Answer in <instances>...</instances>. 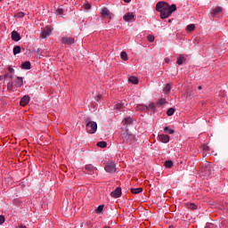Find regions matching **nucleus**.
Here are the masks:
<instances>
[{
	"label": "nucleus",
	"mask_w": 228,
	"mask_h": 228,
	"mask_svg": "<svg viewBox=\"0 0 228 228\" xmlns=\"http://www.w3.org/2000/svg\"><path fill=\"white\" fill-rule=\"evenodd\" d=\"M155 10L160 13V19L165 20V19H168L174 12L177 11V5H175V4L170 5L167 2L160 1L157 3Z\"/></svg>",
	"instance_id": "nucleus-1"
},
{
	"label": "nucleus",
	"mask_w": 228,
	"mask_h": 228,
	"mask_svg": "<svg viewBox=\"0 0 228 228\" xmlns=\"http://www.w3.org/2000/svg\"><path fill=\"white\" fill-rule=\"evenodd\" d=\"M123 143L126 145H134L136 142V137L129 133V130H126L124 133L121 134Z\"/></svg>",
	"instance_id": "nucleus-2"
},
{
	"label": "nucleus",
	"mask_w": 228,
	"mask_h": 228,
	"mask_svg": "<svg viewBox=\"0 0 228 228\" xmlns=\"http://www.w3.org/2000/svg\"><path fill=\"white\" fill-rule=\"evenodd\" d=\"M86 129L89 134H95L97 132V122L92 121V118H86L85 119Z\"/></svg>",
	"instance_id": "nucleus-3"
},
{
	"label": "nucleus",
	"mask_w": 228,
	"mask_h": 228,
	"mask_svg": "<svg viewBox=\"0 0 228 228\" xmlns=\"http://www.w3.org/2000/svg\"><path fill=\"white\" fill-rule=\"evenodd\" d=\"M104 168L107 172H109V174H115V172H117L116 165L113 162L107 163Z\"/></svg>",
	"instance_id": "nucleus-4"
},
{
	"label": "nucleus",
	"mask_w": 228,
	"mask_h": 228,
	"mask_svg": "<svg viewBox=\"0 0 228 228\" xmlns=\"http://www.w3.org/2000/svg\"><path fill=\"white\" fill-rule=\"evenodd\" d=\"M122 195V188L117 187L115 191L110 192V196L113 197V199H118Z\"/></svg>",
	"instance_id": "nucleus-5"
},
{
	"label": "nucleus",
	"mask_w": 228,
	"mask_h": 228,
	"mask_svg": "<svg viewBox=\"0 0 228 228\" xmlns=\"http://www.w3.org/2000/svg\"><path fill=\"white\" fill-rule=\"evenodd\" d=\"M224 12V8L220 6H216L215 9L211 11V17H216V15H220Z\"/></svg>",
	"instance_id": "nucleus-6"
},
{
	"label": "nucleus",
	"mask_w": 228,
	"mask_h": 228,
	"mask_svg": "<svg viewBox=\"0 0 228 228\" xmlns=\"http://www.w3.org/2000/svg\"><path fill=\"white\" fill-rule=\"evenodd\" d=\"M52 31L53 29L51 28V27H46L41 34V38H47V37L51 35Z\"/></svg>",
	"instance_id": "nucleus-7"
},
{
	"label": "nucleus",
	"mask_w": 228,
	"mask_h": 228,
	"mask_svg": "<svg viewBox=\"0 0 228 228\" xmlns=\"http://www.w3.org/2000/svg\"><path fill=\"white\" fill-rule=\"evenodd\" d=\"M123 19L126 22H129L131 20H136V19H134V14H133V12H127L126 14L124 15Z\"/></svg>",
	"instance_id": "nucleus-8"
},
{
	"label": "nucleus",
	"mask_w": 228,
	"mask_h": 228,
	"mask_svg": "<svg viewBox=\"0 0 228 228\" xmlns=\"http://www.w3.org/2000/svg\"><path fill=\"white\" fill-rule=\"evenodd\" d=\"M14 86L16 88H20L21 86H24V78L22 77H18L16 81L14 82Z\"/></svg>",
	"instance_id": "nucleus-9"
},
{
	"label": "nucleus",
	"mask_w": 228,
	"mask_h": 228,
	"mask_svg": "<svg viewBox=\"0 0 228 228\" xmlns=\"http://www.w3.org/2000/svg\"><path fill=\"white\" fill-rule=\"evenodd\" d=\"M61 42L67 45H72V44L75 42V39L74 37H62Z\"/></svg>",
	"instance_id": "nucleus-10"
},
{
	"label": "nucleus",
	"mask_w": 228,
	"mask_h": 228,
	"mask_svg": "<svg viewBox=\"0 0 228 228\" xmlns=\"http://www.w3.org/2000/svg\"><path fill=\"white\" fill-rule=\"evenodd\" d=\"M101 15L102 17H109L112 12H110V10L107 7H103L102 9H101Z\"/></svg>",
	"instance_id": "nucleus-11"
},
{
	"label": "nucleus",
	"mask_w": 228,
	"mask_h": 228,
	"mask_svg": "<svg viewBox=\"0 0 228 228\" xmlns=\"http://www.w3.org/2000/svg\"><path fill=\"white\" fill-rule=\"evenodd\" d=\"M20 106H27V104H29V95H24L20 102Z\"/></svg>",
	"instance_id": "nucleus-12"
},
{
	"label": "nucleus",
	"mask_w": 228,
	"mask_h": 228,
	"mask_svg": "<svg viewBox=\"0 0 228 228\" xmlns=\"http://www.w3.org/2000/svg\"><path fill=\"white\" fill-rule=\"evenodd\" d=\"M159 138L162 143H168V142H170V136L167 134H160L159 135Z\"/></svg>",
	"instance_id": "nucleus-13"
},
{
	"label": "nucleus",
	"mask_w": 228,
	"mask_h": 228,
	"mask_svg": "<svg viewBox=\"0 0 228 228\" xmlns=\"http://www.w3.org/2000/svg\"><path fill=\"white\" fill-rule=\"evenodd\" d=\"M12 39L14 41V42H19V40H20V34H19V32L13 30L12 32Z\"/></svg>",
	"instance_id": "nucleus-14"
},
{
	"label": "nucleus",
	"mask_w": 228,
	"mask_h": 228,
	"mask_svg": "<svg viewBox=\"0 0 228 228\" xmlns=\"http://www.w3.org/2000/svg\"><path fill=\"white\" fill-rule=\"evenodd\" d=\"M86 170L87 171V174H94V172L97 170V167H94L92 164H89L86 166Z\"/></svg>",
	"instance_id": "nucleus-15"
},
{
	"label": "nucleus",
	"mask_w": 228,
	"mask_h": 228,
	"mask_svg": "<svg viewBox=\"0 0 228 228\" xmlns=\"http://www.w3.org/2000/svg\"><path fill=\"white\" fill-rule=\"evenodd\" d=\"M131 193H134V195H138V193H142L143 191V188L139 187V188H131L130 189Z\"/></svg>",
	"instance_id": "nucleus-16"
},
{
	"label": "nucleus",
	"mask_w": 228,
	"mask_h": 228,
	"mask_svg": "<svg viewBox=\"0 0 228 228\" xmlns=\"http://www.w3.org/2000/svg\"><path fill=\"white\" fill-rule=\"evenodd\" d=\"M21 69H23L24 70H29V69H31V62L29 61H25L21 64Z\"/></svg>",
	"instance_id": "nucleus-17"
},
{
	"label": "nucleus",
	"mask_w": 228,
	"mask_h": 228,
	"mask_svg": "<svg viewBox=\"0 0 228 228\" xmlns=\"http://www.w3.org/2000/svg\"><path fill=\"white\" fill-rule=\"evenodd\" d=\"M184 61H186V57H184V55H180L179 58L177 59V65H183V63H184Z\"/></svg>",
	"instance_id": "nucleus-18"
},
{
	"label": "nucleus",
	"mask_w": 228,
	"mask_h": 228,
	"mask_svg": "<svg viewBox=\"0 0 228 228\" xmlns=\"http://www.w3.org/2000/svg\"><path fill=\"white\" fill-rule=\"evenodd\" d=\"M129 83H132V85H138V77L132 76L128 77Z\"/></svg>",
	"instance_id": "nucleus-19"
},
{
	"label": "nucleus",
	"mask_w": 228,
	"mask_h": 228,
	"mask_svg": "<svg viewBox=\"0 0 228 228\" xmlns=\"http://www.w3.org/2000/svg\"><path fill=\"white\" fill-rule=\"evenodd\" d=\"M136 110L137 111L140 110V111H147L149 110V107L147 105H138L136 107Z\"/></svg>",
	"instance_id": "nucleus-20"
},
{
	"label": "nucleus",
	"mask_w": 228,
	"mask_h": 228,
	"mask_svg": "<svg viewBox=\"0 0 228 228\" xmlns=\"http://www.w3.org/2000/svg\"><path fill=\"white\" fill-rule=\"evenodd\" d=\"M97 147H100L101 149H106V147H108V143L104 141L98 142Z\"/></svg>",
	"instance_id": "nucleus-21"
},
{
	"label": "nucleus",
	"mask_w": 228,
	"mask_h": 228,
	"mask_svg": "<svg viewBox=\"0 0 228 228\" xmlns=\"http://www.w3.org/2000/svg\"><path fill=\"white\" fill-rule=\"evenodd\" d=\"M164 166L166 167V168H172V167H174V162L172 160H167L164 163Z\"/></svg>",
	"instance_id": "nucleus-22"
},
{
	"label": "nucleus",
	"mask_w": 228,
	"mask_h": 228,
	"mask_svg": "<svg viewBox=\"0 0 228 228\" xmlns=\"http://www.w3.org/2000/svg\"><path fill=\"white\" fill-rule=\"evenodd\" d=\"M102 211H104V205H100L96 208L95 213H96V215H101V213H102Z\"/></svg>",
	"instance_id": "nucleus-23"
},
{
	"label": "nucleus",
	"mask_w": 228,
	"mask_h": 228,
	"mask_svg": "<svg viewBox=\"0 0 228 228\" xmlns=\"http://www.w3.org/2000/svg\"><path fill=\"white\" fill-rule=\"evenodd\" d=\"M124 122H125L126 126H129V125L133 124V118H131V117L126 118L124 119Z\"/></svg>",
	"instance_id": "nucleus-24"
},
{
	"label": "nucleus",
	"mask_w": 228,
	"mask_h": 228,
	"mask_svg": "<svg viewBox=\"0 0 228 228\" xmlns=\"http://www.w3.org/2000/svg\"><path fill=\"white\" fill-rule=\"evenodd\" d=\"M13 54H14V56H16V54H20V45L14 46Z\"/></svg>",
	"instance_id": "nucleus-25"
},
{
	"label": "nucleus",
	"mask_w": 228,
	"mask_h": 228,
	"mask_svg": "<svg viewBox=\"0 0 228 228\" xmlns=\"http://www.w3.org/2000/svg\"><path fill=\"white\" fill-rule=\"evenodd\" d=\"M187 208L188 209H191L192 211H195V209H197V205H195V203H188Z\"/></svg>",
	"instance_id": "nucleus-26"
},
{
	"label": "nucleus",
	"mask_w": 228,
	"mask_h": 228,
	"mask_svg": "<svg viewBox=\"0 0 228 228\" xmlns=\"http://www.w3.org/2000/svg\"><path fill=\"white\" fill-rule=\"evenodd\" d=\"M186 31L191 32L195 31V24H190L186 27Z\"/></svg>",
	"instance_id": "nucleus-27"
},
{
	"label": "nucleus",
	"mask_w": 228,
	"mask_h": 228,
	"mask_svg": "<svg viewBox=\"0 0 228 228\" xmlns=\"http://www.w3.org/2000/svg\"><path fill=\"white\" fill-rule=\"evenodd\" d=\"M174 113H175V109H174V108H170L167 111V117H172V115H174Z\"/></svg>",
	"instance_id": "nucleus-28"
},
{
	"label": "nucleus",
	"mask_w": 228,
	"mask_h": 228,
	"mask_svg": "<svg viewBox=\"0 0 228 228\" xmlns=\"http://www.w3.org/2000/svg\"><path fill=\"white\" fill-rule=\"evenodd\" d=\"M120 56H121V60H123L124 61H127V60H128L127 53L122 52Z\"/></svg>",
	"instance_id": "nucleus-29"
},
{
	"label": "nucleus",
	"mask_w": 228,
	"mask_h": 228,
	"mask_svg": "<svg viewBox=\"0 0 228 228\" xmlns=\"http://www.w3.org/2000/svg\"><path fill=\"white\" fill-rule=\"evenodd\" d=\"M170 90H172V86H170V84H167L164 88L165 94H169Z\"/></svg>",
	"instance_id": "nucleus-30"
},
{
	"label": "nucleus",
	"mask_w": 228,
	"mask_h": 228,
	"mask_svg": "<svg viewBox=\"0 0 228 228\" xmlns=\"http://www.w3.org/2000/svg\"><path fill=\"white\" fill-rule=\"evenodd\" d=\"M165 133H168V134H174L175 131L174 129H170L168 126L164 127Z\"/></svg>",
	"instance_id": "nucleus-31"
},
{
	"label": "nucleus",
	"mask_w": 228,
	"mask_h": 228,
	"mask_svg": "<svg viewBox=\"0 0 228 228\" xmlns=\"http://www.w3.org/2000/svg\"><path fill=\"white\" fill-rule=\"evenodd\" d=\"M7 90L8 92H12L13 90V82H9L7 84Z\"/></svg>",
	"instance_id": "nucleus-32"
},
{
	"label": "nucleus",
	"mask_w": 228,
	"mask_h": 228,
	"mask_svg": "<svg viewBox=\"0 0 228 228\" xmlns=\"http://www.w3.org/2000/svg\"><path fill=\"white\" fill-rule=\"evenodd\" d=\"M166 102H167V100L162 98L159 100V102H157V106H163V104H165Z\"/></svg>",
	"instance_id": "nucleus-33"
},
{
	"label": "nucleus",
	"mask_w": 228,
	"mask_h": 228,
	"mask_svg": "<svg viewBox=\"0 0 228 228\" xmlns=\"http://www.w3.org/2000/svg\"><path fill=\"white\" fill-rule=\"evenodd\" d=\"M148 110H156V104L154 102H151L148 106Z\"/></svg>",
	"instance_id": "nucleus-34"
},
{
	"label": "nucleus",
	"mask_w": 228,
	"mask_h": 228,
	"mask_svg": "<svg viewBox=\"0 0 228 228\" xmlns=\"http://www.w3.org/2000/svg\"><path fill=\"white\" fill-rule=\"evenodd\" d=\"M56 13H57L58 15H63V9L58 8V9L56 10Z\"/></svg>",
	"instance_id": "nucleus-35"
},
{
	"label": "nucleus",
	"mask_w": 228,
	"mask_h": 228,
	"mask_svg": "<svg viewBox=\"0 0 228 228\" xmlns=\"http://www.w3.org/2000/svg\"><path fill=\"white\" fill-rule=\"evenodd\" d=\"M147 39L151 42V43H152V42H154V36H152V35H149L148 37H147Z\"/></svg>",
	"instance_id": "nucleus-36"
},
{
	"label": "nucleus",
	"mask_w": 228,
	"mask_h": 228,
	"mask_svg": "<svg viewBox=\"0 0 228 228\" xmlns=\"http://www.w3.org/2000/svg\"><path fill=\"white\" fill-rule=\"evenodd\" d=\"M24 15H25L24 12H20L17 13L16 16L18 17V19H22V17H24Z\"/></svg>",
	"instance_id": "nucleus-37"
},
{
	"label": "nucleus",
	"mask_w": 228,
	"mask_h": 228,
	"mask_svg": "<svg viewBox=\"0 0 228 228\" xmlns=\"http://www.w3.org/2000/svg\"><path fill=\"white\" fill-rule=\"evenodd\" d=\"M123 107H124V104H122V103H118V104L116 105V110H122Z\"/></svg>",
	"instance_id": "nucleus-38"
},
{
	"label": "nucleus",
	"mask_w": 228,
	"mask_h": 228,
	"mask_svg": "<svg viewBox=\"0 0 228 228\" xmlns=\"http://www.w3.org/2000/svg\"><path fill=\"white\" fill-rule=\"evenodd\" d=\"M203 151H205V152H208V151H210V148H209V146H208V145H203Z\"/></svg>",
	"instance_id": "nucleus-39"
},
{
	"label": "nucleus",
	"mask_w": 228,
	"mask_h": 228,
	"mask_svg": "<svg viewBox=\"0 0 228 228\" xmlns=\"http://www.w3.org/2000/svg\"><path fill=\"white\" fill-rule=\"evenodd\" d=\"M4 216H0V225H3L4 224Z\"/></svg>",
	"instance_id": "nucleus-40"
},
{
	"label": "nucleus",
	"mask_w": 228,
	"mask_h": 228,
	"mask_svg": "<svg viewBox=\"0 0 228 228\" xmlns=\"http://www.w3.org/2000/svg\"><path fill=\"white\" fill-rule=\"evenodd\" d=\"M84 8H85V10H90V8H92V5L90 4H86L84 5Z\"/></svg>",
	"instance_id": "nucleus-41"
},
{
	"label": "nucleus",
	"mask_w": 228,
	"mask_h": 228,
	"mask_svg": "<svg viewBox=\"0 0 228 228\" xmlns=\"http://www.w3.org/2000/svg\"><path fill=\"white\" fill-rule=\"evenodd\" d=\"M8 70L11 74H13V72H15V69H13V68H12V66L8 67Z\"/></svg>",
	"instance_id": "nucleus-42"
},
{
	"label": "nucleus",
	"mask_w": 228,
	"mask_h": 228,
	"mask_svg": "<svg viewBox=\"0 0 228 228\" xmlns=\"http://www.w3.org/2000/svg\"><path fill=\"white\" fill-rule=\"evenodd\" d=\"M109 20H111L113 19V17H115V14H113V12L110 13V16H107Z\"/></svg>",
	"instance_id": "nucleus-43"
},
{
	"label": "nucleus",
	"mask_w": 228,
	"mask_h": 228,
	"mask_svg": "<svg viewBox=\"0 0 228 228\" xmlns=\"http://www.w3.org/2000/svg\"><path fill=\"white\" fill-rule=\"evenodd\" d=\"M101 99H102V95H101V94H98V95L95 97V100H96V101H101Z\"/></svg>",
	"instance_id": "nucleus-44"
},
{
	"label": "nucleus",
	"mask_w": 228,
	"mask_h": 228,
	"mask_svg": "<svg viewBox=\"0 0 228 228\" xmlns=\"http://www.w3.org/2000/svg\"><path fill=\"white\" fill-rule=\"evenodd\" d=\"M10 77V74L9 73H6L4 76V79H6V77Z\"/></svg>",
	"instance_id": "nucleus-45"
},
{
	"label": "nucleus",
	"mask_w": 228,
	"mask_h": 228,
	"mask_svg": "<svg viewBox=\"0 0 228 228\" xmlns=\"http://www.w3.org/2000/svg\"><path fill=\"white\" fill-rule=\"evenodd\" d=\"M205 228H211V224L208 223L205 226Z\"/></svg>",
	"instance_id": "nucleus-46"
},
{
	"label": "nucleus",
	"mask_w": 228,
	"mask_h": 228,
	"mask_svg": "<svg viewBox=\"0 0 228 228\" xmlns=\"http://www.w3.org/2000/svg\"><path fill=\"white\" fill-rule=\"evenodd\" d=\"M165 61H166V63H170V59L166 58V59H165Z\"/></svg>",
	"instance_id": "nucleus-47"
},
{
	"label": "nucleus",
	"mask_w": 228,
	"mask_h": 228,
	"mask_svg": "<svg viewBox=\"0 0 228 228\" xmlns=\"http://www.w3.org/2000/svg\"><path fill=\"white\" fill-rule=\"evenodd\" d=\"M205 170H211V167L209 166L205 167Z\"/></svg>",
	"instance_id": "nucleus-48"
},
{
	"label": "nucleus",
	"mask_w": 228,
	"mask_h": 228,
	"mask_svg": "<svg viewBox=\"0 0 228 228\" xmlns=\"http://www.w3.org/2000/svg\"><path fill=\"white\" fill-rule=\"evenodd\" d=\"M9 79H13V75H9Z\"/></svg>",
	"instance_id": "nucleus-49"
},
{
	"label": "nucleus",
	"mask_w": 228,
	"mask_h": 228,
	"mask_svg": "<svg viewBox=\"0 0 228 228\" xmlns=\"http://www.w3.org/2000/svg\"><path fill=\"white\" fill-rule=\"evenodd\" d=\"M198 90H202V86H199Z\"/></svg>",
	"instance_id": "nucleus-50"
},
{
	"label": "nucleus",
	"mask_w": 228,
	"mask_h": 228,
	"mask_svg": "<svg viewBox=\"0 0 228 228\" xmlns=\"http://www.w3.org/2000/svg\"><path fill=\"white\" fill-rule=\"evenodd\" d=\"M125 3H131V0H124Z\"/></svg>",
	"instance_id": "nucleus-51"
},
{
	"label": "nucleus",
	"mask_w": 228,
	"mask_h": 228,
	"mask_svg": "<svg viewBox=\"0 0 228 228\" xmlns=\"http://www.w3.org/2000/svg\"><path fill=\"white\" fill-rule=\"evenodd\" d=\"M3 80V77L2 76H0V81H2Z\"/></svg>",
	"instance_id": "nucleus-52"
},
{
	"label": "nucleus",
	"mask_w": 228,
	"mask_h": 228,
	"mask_svg": "<svg viewBox=\"0 0 228 228\" xmlns=\"http://www.w3.org/2000/svg\"><path fill=\"white\" fill-rule=\"evenodd\" d=\"M103 228H111V227H110V226H104Z\"/></svg>",
	"instance_id": "nucleus-53"
},
{
	"label": "nucleus",
	"mask_w": 228,
	"mask_h": 228,
	"mask_svg": "<svg viewBox=\"0 0 228 228\" xmlns=\"http://www.w3.org/2000/svg\"><path fill=\"white\" fill-rule=\"evenodd\" d=\"M168 22H172V20H169Z\"/></svg>",
	"instance_id": "nucleus-54"
},
{
	"label": "nucleus",
	"mask_w": 228,
	"mask_h": 228,
	"mask_svg": "<svg viewBox=\"0 0 228 228\" xmlns=\"http://www.w3.org/2000/svg\"><path fill=\"white\" fill-rule=\"evenodd\" d=\"M3 0H0V3H2Z\"/></svg>",
	"instance_id": "nucleus-55"
},
{
	"label": "nucleus",
	"mask_w": 228,
	"mask_h": 228,
	"mask_svg": "<svg viewBox=\"0 0 228 228\" xmlns=\"http://www.w3.org/2000/svg\"><path fill=\"white\" fill-rule=\"evenodd\" d=\"M173 226H170V228H172Z\"/></svg>",
	"instance_id": "nucleus-56"
},
{
	"label": "nucleus",
	"mask_w": 228,
	"mask_h": 228,
	"mask_svg": "<svg viewBox=\"0 0 228 228\" xmlns=\"http://www.w3.org/2000/svg\"><path fill=\"white\" fill-rule=\"evenodd\" d=\"M173 226H170V228H172Z\"/></svg>",
	"instance_id": "nucleus-57"
}]
</instances>
